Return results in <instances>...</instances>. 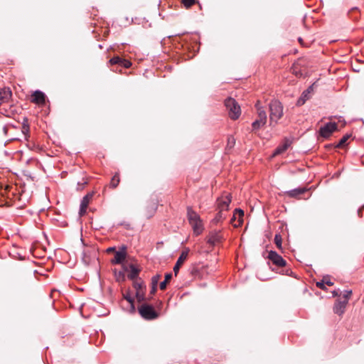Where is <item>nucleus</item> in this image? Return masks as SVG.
Wrapping results in <instances>:
<instances>
[{
  "mask_svg": "<svg viewBox=\"0 0 364 364\" xmlns=\"http://www.w3.org/2000/svg\"><path fill=\"white\" fill-rule=\"evenodd\" d=\"M187 217L194 234L196 235L201 234L203 230V228L202 220L198 214L193 211L191 208H188Z\"/></svg>",
  "mask_w": 364,
  "mask_h": 364,
  "instance_id": "f257e3e1",
  "label": "nucleus"
},
{
  "mask_svg": "<svg viewBox=\"0 0 364 364\" xmlns=\"http://www.w3.org/2000/svg\"><path fill=\"white\" fill-rule=\"evenodd\" d=\"M269 111H270L269 117H270L271 124L272 122H274L275 124H277L278 120L283 115V107H282L281 102L277 100H272L269 103Z\"/></svg>",
  "mask_w": 364,
  "mask_h": 364,
  "instance_id": "f03ea898",
  "label": "nucleus"
},
{
  "mask_svg": "<svg viewBox=\"0 0 364 364\" xmlns=\"http://www.w3.org/2000/svg\"><path fill=\"white\" fill-rule=\"evenodd\" d=\"M139 313L141 316L146 320H154L159 317V314L154 308L147 304H142L139 307Z\"/></svg>",
  "mask_w": 364,
  "mask_h": 364,
  "instance_id": "7ed1b4c3",
  "label": "nucleus"
},
{
  "mask_svg": "<svg viewBox=\"0 0 364 364\" xmlns=\"http://www.w3.org/2000/svg\"><path fill=\"white\" fill-rule=\"evenodd\" d=\"M257 108V119L252 124V131L255 132L264 126L267 122V114L264 109L259 107V102L256 104Z\"/></svg>",
  "mask_w": 364,
  "mask_h": 364,
  "instance_id": "20e7f679",
  "label": "nucleus"
},
{
  "mask_svg": "<svg viewBox=\"0 0 364 364\" xmlns=\"http://www.w3.org/2000/svg\"><path fill=\"white\" fill-rule=\"evenodd\" d=\"M241 115V108L233 98L229 97V118L233 120L237 119Z\"/></svg>",
  "mask_w": 364,
  "mask_h": 364,
  "instance_id": "39448f33",
  "label": "nucleus"
},
{
  "mask_svg": "<svg viewBox=\"0 0 364 364\" xmlns=\"http://www.w3.org/2000/svg\"><path fill=\"white\" fill-rule=\"evenodd\" d=\"M243 217L244 211L240 208H236L229 223H231L234 228H238L243 223Z\"/></svg>",
  "mask_w": 364,
  "mask_h": 364,
  "instance_id": "423d86ee",
  "label": "nucleus"
},
{
  "mask_svg": "<svg viewBox=\"0 0 364 364\" xmlns=\"http://www.w3.org/2000/svg\"><path fill=\"white\" fill-rule=\"evenodd\" d=\"M336 129L337 124L336 122H328L320 128L319 134L321 136L328 138Z\"/></svg>",
  "mask_w": 364,
  "mask_h": 364,
  "instance_id": "0eeeda50",
  "label": "nucleus"
},
{
  "mask_svg": "<svg viewBox=\"0 0 364 364\" xmlns=\"http://www.w3.org/2000/svg\"><path fill=\"white\" fill-rule=\"evenodd\" d=\"M269 259L276 266L282 267L286 265V261L282 256L274 251H270L268 255Z\"/></svg>",
  "mask_w": 364,
  "mask_h": 364,
  "instance_id": "6e6552de",
  "label": "nucleus"
},
{
  "mask_svg": "<svg viewBox=\"0 0 364 364\" xmlns=\"http://www.w3.org/2000/svg\"><path fill=\"white\" fill-rule=\"evenodd\" d=\"M222 239L220 232H212L207 237V242L213 247L219 245L222 242Z\"/></svg>",
  "mask_w": 364,
  "mask_h": 364,
  "instance_id": "1a4fd4ad",
  "label": "nucleus"
},
{
  "mask_svg": "<svg viewBox=\"0 0 364 364\" xmlns=\"http://www.w3.org/2000/svg\"><path fill=\"white\" fill-rule=\"evenodd\" d=\"M126 247H122L119 251L115 252L114 257L112 259V264H122L126 259Z\"/></svg>",
  "mask_w": 364,
  "mask_h": 364,
  "instance_id": "9d476101",
  "label": "nucleus"
},
{
  "mask_svg": "<svg viewBox=\"0 0 364 364\" xmlns=\"http://www.w3.org/2000/svg\"><path fill=\"white\" fill-rule=\"evenodd\" d=\"M31 102L43 105L46 102V95L41 91H35L31 95Z\"/></svg>",
  "mask_w": 364,
  "mask_h": 364,
  "instance_id": "9b49d317",
  "label": "nucleus"
},
{
  "mask_svg": "<svg viewBox=\"0 0 364 364\" xmlns=\"http://www.w3.org/2000/svg\"><path fill=\"white\" fill-rule=\"evenodd\" d=\"M188 255V250H186L185 251H183L179 257L178 258V260L173 267V272L175 276L177 275L180 267L183 264V262L186 260Z\"/></svg>",
  "mask_w": 364,
  "mask_h": 364,
  "instance_id": "f8f14e48",
  "label": "nucleus"
},
{
  "mask_svg": "<svg viewBox=\"0 0 364 364\" xmlns=\"http://www.w3.org/2000/svg\"><path fill=\"white\" fill-rule=\"evenodd\" d=\"M93 194L92 193H88L85 196L83 197L81 204H80V209L79 214L80 216H82L85 214L87 208L92 198Z\"/></svg>",
  "mask_w": 364,
  "mask_h": 364,
  "instance_id": "ddd939ff",
  "label": "nucleus"
},
{
  "mask_svg": "<svg viewBox=\"0 0 364 364\" xmlns=\"http://www.w3.org/2000/svg\"><path fill=\"white\" fill-rule=\"evenodd\" d=\"M12 97V92L10 88L5 87L0 91V105L9 102Z\"/></svg>",
  "mask_w": 364,
  "mask_h": 364,
  "instance_id": "4468645a",
  "label": "nucleus"
},
{
  "mask_svg": "<svg viewBox=\"0 0 364 364\" xmlns=\"http://www.w3.org/2000/svg\"><path fill=\"white\" fill-rule=\"evenodd\" d=\"M346 305L347 301H336L333 306V312L339 316L343 315L345 312Z\"/></svg>",
  "mask_w": 364,
  "mask_h": 364,
  "instance_id": "2eb2a0df",
  "label": "nucleus"
},
{
  "mask_svg": "<svg viewBox=\"0 0 364 364\" xmlns=\"http://www.w3.org/2000/svg\"><path fill=\"white\" fill-rule=\"evenodd\" d=\"M307 189L306 188H298L285 193V195L291 198L300 199V196L304 193Z\"/></svg>",
  "mask_w": 364,
  "mask_h": 364,
  "instance_id": "dca6fc26",
  "label": "nucleus"
},
{
  "mask_svg": "<svg viewBox=\"0 0 364 364\" xmlns=\"http://www.w3.org/2000/svg\"><path fill=\"white\" fill-rule=\"evenodd\" d=\"M129 268V273L128 274V277L132 280H134L135 279L137 278L139 273V270L137 268H136L134 264H130Z\"/></svg>",
  "mask_w": 364,
  "mask_h": 364,
  "instance_id": "f3484780",
  "label": "nucleus"
},
{
  "mask_svg": "<svg viewBox=\"0 0 364 364\" xmlns=\"http://www.w3.org/2000/svg\"><path fill=\"white\" fill-rule=\"evenodd\" d=\"M120 182L119 173L117 172L111 179L109 183V187L112 188H116Z\"/></svg>",
  "mask_w": 364,
  "mask_h": 364,
  "instance_id": "a211bd4d",
  "label": "nucleus"
},
{
  "mask_svg": "<svg viewBox=\"0 0 364 364\" xmlns=\"http://www.w3.org/2000/svg\"><path fill=\"white\" fill-rule=\"evenodd\" d=\"M172 278V274L171 273H168V274H166L165 275V279L164 281H163L162 282H161L160 284V289L161 290H164L166 289V285L167 284L170 282V280Z\"/></svg>",
  "mask_w": 364,
  "mask_h": 364,
  "instance_id": "6ab92c4d",
  "label": "nucleus"
},
{
  "mask_svg": "<svg viewBox=\"0 0 364 364\" xmlns=\"http://www.w3.org/2000/svg\"><path fill=\"white\" fill-rule=\"evenodd\" d=\"M309 89H307L306 90L304 91L301 95V97L299 99L297 104L299 105H303L304 102L309 99Z\"/></svg>",
  "mask_w": 364,
  "mask_h": 364,
  "instance_id": "aec40b11",
  "label": "nucleus"
},
{
  "mask_svg": "<svg viewBox=\"0 0 364 364\" xmlns=\"http://www.w3.org/2000/svg\"><path fill=\"white\" fill-rule=\"evenodd\" d=\"M181 2L186 9H190L193 5L197 3V0H181Z\"/></svg>",
  "mask_w": 364,
  "mask_h": 364,
  "instance_id": "412c9836",
  "label": "nucleus"
},
{
  "mask_svg": "<svg viewBox=\"0 0 364 364\" xmlns=\"http://www.w3.org/2000/svg\"><path fill=\"white\" fill-rule=\"evenodd\" d=\"M288 146H289L288 143H285L284 144L278 146L277 148V149L275 150L274 154L277 155V154H280L283 153L284 151H285L287 149Z\"/></svg>",
  "mask_w": 364,
  "mask_h": 364,
  "instance_id": "4be33fe9",
  "label": "nucleus"
},
{
  "mask_svg": "<svg viewBox=\"0 0 364 364\" xmlns=\"http://www.w3.org/2000/svg\"><path fill=\"white\" fill-rule=\"evenodd\" d=\"M349 139V136L348 135H345L343 136L341 139L340 141H338V144H337V147L338 148H343L346 146V142L348 141V139Z\"/></svg>",
  "mask_w": 364,
  "mask_h": 364,
  "instance_id": "5701e85b",
  "label": "nucleus"
},
{
  "mask_svg": "<svg viewBox=\"0 0 364 364\" xmlns=\"http://www.w3.org/2000/svg\"><path fill=\"white\" fill-rule=\"evenodd\" d=\"M219 208H220V210L218 213V215L215 218V220L217 221H219L220 219L222 218V212L225 210H228V205L225 203V202H223V204L220 205Z\"/></svg>",
  "mask_w": 364,
  "mask_h": 364,
  "instance_id": "b1692460",
  "label": "nucleus"
},
{
  "mask_svg": "<svg viewBox=\"0 0 364 364\" xmlns=\"http://www.w3.org/2000/svg\"><path fill=\"white\" fill-rule=\"evenodd\" d=\"M136 296L139 302H141L145 300V294L144 289L143 290H138L136 292Z\"/></svg>",
  "mask_w": 364,
  "mask_h": 364,
  "instance_id": "393cba45",
  "label": "nucleus"
},
{
  "mask_svg": "<svg viewBox=\"0 0 364 364\" xmlns=\"http://www.w3.org/2000/svg\"><path fill=\"white\" fill-rule=\"evenodd\" d=\"M274 243L279 249L282 248V237L279 234H277L274 236Z\"/></svg>",
  "mask_w": 364,
  "mask_h": 364,
  "instance_id": "a878e982",
  "label": "nucleus"
},
{
  "mask_svg": "<svg viewBox=\"0 0 364 364\" xmlns=\"http://www.w3.org/2000/svg\"><path fill=\"white\" fill-rule=\"evenodd\" d=\"M121 60H122V58L120 57L114 56V57H113L112 58H111L109 60V63L111 65H120Z\"/></svg>",
  "mask_w": 364,
  "mask_h": 364,
  "instance_id": "bb28decb",
  "label": "nucleus"
},
{
  "mask_svg": "<svg viewBox=\"0 0 364 364\" xmlns=\"http://www.w3.org/2000/svg\"><path fill=\"white\" fill-rule=\"evenodd\" d=\"M124 298L129 303L132 311H134V299L129 295H124Z\"/></svg>",
  "mask_w": 364,
  "mask_h": 364,
  "instance_id": "cd10ccee",
  "label": "nucleus"
},
{
  "mask_svg": "<svg viewBox=\"0 0 364 364\" xmlns=\"http://www.w3.org/2000/svg\"><path fill=\"white\" fill-rule=\"evenodd\" d=\"M156 205L155 203H153L151 206V210L150 211H149L146 214V216L148 217V218H150L151 217L154 213L156 212Z\"/></svg>",
  "mask_w": 364,
  "mask_h": 364,
  "instance_id": "c85d7f7f",
  "label": "nucleus"
},
{
  "mask_svg": "<svg viewBox=\"0 0 364 364\" xmlns=\"http://www.w3.org/2000/svg\"><path fill=\"white\" fill-rule=\"evenodd\" d=\"M131 65H132V63L130 61L122 58L120 66L125 68H129Z\"/></svg>",
  "mask_w": 364,
  "mask_h": 364,
  "instance_id": "c756f323",
  "label": "nucleus"
},
{
  "mask_svg": "<svg viewBox=\"0 0 364 364\" xmlns=\"http://www.w3.org/2000/svg\"><path fill=\"white\" fill-rule=\"evenodd\" d=\"M134 287L136 289V291H137L138 290H143L144 288L142 282H139L138 281H135L134 282Z\"/></svg>",
  "mask_w": 364,
  "mask_h": 364,
  "instance_id": "7c9ffc66",
  "label": "nucleus"
},
{
  "mask_svg": "<svg viewBox=\"0 0 364 364\" xmlns=\"http://www.w3.org/2000/svg\"><path fill=\"white\" fill-rule=\"evenodd\" d=\"M9 188H10V187L9 186H7L6 187V188L4 189V191L1 193V196H0V206L3 205V204L4 203V194L6 193V191L8 189H9Z\"/></svg>",
  "mask_w": 364,
  "mask_h": 364,
  "instance_id": "2f4dec72",
  "label": "nucleus"
},
{
  "mask_svg": "<svg viewBox=\"0 0 364 364\" xmlns=\"http://www.w3.org/2000/svg\"><path fill=\"white\" fill-rule=\"evenodd\" d=\"M352 294L351 290L346 291L343 294V298L345 299L344 301H347V303L348 302V299L350 297Z\"/></svg>",
  "mask_w": 364,
  "mask_h": 364,
  "instance_id": "473e14b6",
  "label": "nucleus"
},
{
  "mask_svg": "<svg viewBox=\"0 0 364 364\" xmlns=\"http://www.w3.org/2000/svg\"><path fill=\"white\" fill-rule=\"evenodd\" d=\"M324 281L325 279H322L321 282H318L316 283V286L321 289H325V283H324Z\"/></svg>",
  "mask_w": 364,
  "mask_h": 364,
  "instance_id": "72a5a7b5",
  "label": "nucleus"
},
{
  "mask_svg": "<svg viewBox=\"0 0 364 364\" xmlns=\"http://www.w3.org/2000/svg\"><path fill=\"white\" fill-rule=\"evenodd\" d=\"M29 132V127L28 124H23L22 127V132L26 135Z\"/></svg>",
  "mask_w": 364,
  "mask_h": 364,
  "instance_id": "f704fd0d",
  "label": "nucleus"
},
{
  "mask_svg": "<svg viewBox=\"0 0 364 364\" xmlns=\"http://www.w3.org/2000/svg\"><path fill=\"white\" fill-rule=\"evenodd\" d=\"M159 276L152 278V285L157 287Z\"/></svg>",
  "mask_w": 364,
  "mask_h": 364,
  "instance_id": "c9c22d12",
  "label": "nucleus"
},
{
  "mask_svg": "<svg viewBox=\"0 0 364 364\" xmlns=\"http://www.w3.org/2000/svg\"><path fill=\"white\" fill-rule=\"evenodd\" d=\"M292 72H293V73H294V75H295L296 76H301V75H302V74L301 73V72H299V71H296V67H295V66H294V67L292 68Z\"/></svg>",
  "mask_w": 364,
  "mask_h": 364,
  "instance_id": "e433bc0d",
  "label": "nucleus"
},
{
  "mask_svg": "<svg viewBox=\"0 0 364 364\" xmlns=\"http://www.w3.org/2000/svg\"><path fill=\"white\" fill-rule=\"evenodd\" d=\"M323 279H325V281H324L325 284H327L328 286L333 285V283L330 279H328L326 277H324Z\"/></svg>",
  "mask_w": 364,
  "mask_h": 364,
  "instance_id": "4c0bfd02",
  "label": "nucleus"
},
{
  "mask_svg": "<svg viewBox=\"0 0 364 364\" xmlns=\"http://www.w3.org/2000/svg\"><path fill=\"white\" fill-rule=\"evenodd\" d=\"M156 291V287L152 285V289L151 290V294H154Z\"/></svg>",
  "mask_w": 364,
  "mask_h": 364,
  "instance_id": "58836bf2",
  "label": "nucleus"
},
{
  "mask_svg": "<svg viewBox=\"0 0 364 364\" xmlns=\"http://www.w3.org/2000/svg\"><path fill=\"white\" fill-rule=\"evenodd\" d=\"M107 252H115V247H109V248L107 249Z\"/></svg>",
  "mask_w": 364,
  "mask_h": 364,
  "instance_id": "ea45409f",
  "label": "nucleus"
},
{
  "mask_svg": "<svg viewBox=\"0 0 364 364\" xmlns=\"http://www.w3.org/2000/svg\"><path fill=\"white\" fill-rule=\"evenodd\" d=\"M314 84L311 85L308 89H309V94L313 91Z\"/></svg>",
  "mask_w": 364,
  "mask_h": 364,
  "instance_id": "a19ab883",
  "label": "nucleus"
},
{
  "mask_svg": "<svg viewBox=\"0 0 364 364\" xmlns=\"http://www.w3.org/2000/svg\"><path fill=\"white\" fill-rule=\"evenodd\" d=\"M3 130H4V134H6L7 131H8V128L6 127H4Z\"/></svg>",
  "mask_w": 364,
  "mask_h": 364,
  "instance_id": "79ce46f5",
  "label": "nucleus"
},
{
  "mask_svg": "<svg viewBox=\"0 0 364 364\" xmlns=\"http://www.w3.org/2000/svg\"><path fill=\"white\" fill-rule=\"evenodd\" d=\"M224 104H225V105L226 107H228V99H225V100H224Z\"/></svg>",
  "mask_w": 364,
  "mask_h": 364,
  "instance_id": "37998d69",
  "label": "nucleus"
},
{
  "mask_svg": "<svg viewBox=\"0 0 364 364\" xmlns=\"http://www.w3.org/2000/svg\"><path fill=\"white\" fill-rule=\"evenodd\" d=\"M362 208H364V205H363Z\"/></svg>",
  "mask_w": 364,
  "mask_h": 364,
  "instance_id": "c03bdc74",
  "label": "nucleus"
}]
</instances>
